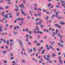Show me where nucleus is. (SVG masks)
Listing matches in <instances>:
<instances>
[{
	"mask_svg": "<svg viewBox=\"0 0 65 65\" xmlns=\"http://www.w3.org/2000/svg\"><path fill=\"white\" fill-rule=\"evenodd\" d=\"M19 42L20 43V45H21V46L22 47H23V43L22 42V41H21V40L19 39Z\"/></svg>",
	"mask_w": 65,
	"mask_h": 65,
	"instance_id": "nucleus-1",
	"label": "nucleus"
},
{
	"mask_svg": "<svg viewBox=\"0 0 65 65\" xmlns=\"http://www.w3.org/2000/svg\"><path fill=\"white\" fill-rule=\"evenodd\" d=\"M55 26H57V27H58V28L59 29H61V26H60L57 24H55Z\"/></svg>",
	"mask_w": 65,
	"mask_h": 65,
	"instance_id": "nucleus-2",
	"label": "nucleus"
},
{
	"mask_svg": "<svg viewBox=\"0 0 65 65\" xmlns=\"http://www.w3.org/2000/svg\"><path fill=\"white\" fill-rule=\"evenodd\" d=\"M35 29H36L37 31H39V29H38V27L37 26L36 27V28L35 29V31H34V33H36V31L35 30Z\"/></svg>",
	"mask_w": 65,
	"mask_h": 65,
	"instance_id": "nucleus-3",
	"label": "nucleus"
},
{
	"mask_svg": "<svg viewBox=\"0 0 65 65\" xmlns=\"http://www.w3.org/2000/svg\"><path fill=\"white\" fill-rule=\"evenodd\" d=\"M45 50H42V53H41V54H43L44 53H45Z\"/></svg>",
	"mask_w": 65,
	"mask_h": 65,
	"instance_id": "nucleus-4",
	"label": "nucleus"
},
{
	"mask_svg": "<svg viewBox=\"0 0 65 65\" xmlns=\"http://www.w3.org/2000/svg\"><path fill=\"white\" fill-rule=\"evenodd\" d=\"M60 24L61 25H63L64 24H65V23L63 22V21H61V22H60Z\"/></svg>",
	"mask_w": 65,
	"mask_h": 65,
	"instance_id": "nucleus-5",
	"label": "nucleus"
},
{
	"mask_svg": "<svg viewBox=\"0 0 65 65\" xmlns=\"http://www.w3.org/2000/svg\"><path fill=\"white\" fill-rule=\"evenodd\" d=\"M57 56V55L56 54H55L54 53H52V56L53 57H55V56Z\"/></svg>",
	"mask_w": 65,
	"mask_h": 65,
	"instance_id": "nucleus-6",
	"label": "nucleus"
},
{
	"mask_svg": "<svg viewBox=\"0 0 65 65\" xmlns=\"http://www.w3.org/2000/svg\"><path fill=\"white\" fill-rule=\"evenodd\" d=\"M24 12H25V11H23L22 12H21V14H23L25 16V15H26V13H24Z\"/></svg>",
	"mask_w": 65,
	"mask_h": 65,
	"instance_id": "nucleus-7",
	"label": "nucleus"
},
{
	"mask_svg": "<svg viewBox=\"0 0 65 65\" xmlns=\"http://www.w3.org/2000/svg\"><path fill=\"white\" fill-rule=\"evenodd\" d=\"M59 63H61V64H62L63 63H62V61L60 59H59Z\"/></svg>",
	"mask_w": 65,
	"mask_h": 65,
	"instance_id": "nucleus-8",
	"label": "nucleus"
},
{
	"mask_svg": "<svg viewBox=\"0 0 65 65\" xmlns=\"http://www.w3.org/2000/svg\"><path fill=\"white\" fill-rule=\"evenodd\" d=\"M41 20V19L40 18L38 19L37 18L36 19L35 21H38V20Z\"/></svg>",
	"mask_w": 65,
	"mask_h": 65,
	"instance_id": "nucleus-9",
	"label": "nucleus"
},
{
	"mask_svg": "<svg viewBox=\"0 0 65 65\" xmlns=\"http://www.w3.org/2000/svg\"><path fill=\"white\" fill-rule=\"evenodd\" d=\"M36 45H37L38 46H40V44L39 43H37L36 44Z\"/></svg>",
	"mask_w": 65,
	"mask_h": 65,
	"instance_id": "nucleus-10",
	"label": "nucleus"
},
{
	"mask_svg": "<svg viewBox=\"0 0 65 65\" xmlns=\"http://www.w3.org/2000/svg\"><path fill=\"white\" fill-rule=\"evenodd\" d=\"M61 45L60 46H61L62 47H64V45L62 44H60Z\"/></svg>",
	"mask_w": 65,
	"mask_h": 65,
	"instance_id": "nucleus-11",
	"label": "nucleus"
},
{
	"mask_svg": "<svg viewBox=\"0 0 65 65\" xmlns=\"http://www.w3.org/2000/svg\"><path fill=\"white\" fill-rule=\"evenodd\" d=\"M23 2L24 4H26V1H25V0H23Z\"/></svg>",
	"mask_w": 65,
	"mask_h": 65,
	"instance_id": "nucleus-12",
	"label": "nucleus"
},
{
	"mask_svg": "<svg viewBox=\"0 0 65 65\" xmlns=\"http://www.w3.org/2000/svg\"><path fill=\"white\" fill-rule=\"evenodd\" d=\"M57 19H61V18L60 17V16H59L58 17H57Z\"/></svg>",
	"mask_w": 65,
	"mask_h": 65,
	"instance_id": "nucleus-13",
	"label": "nucleus"
},
{
	"mask_svg": "<svg viewBox=\"0 0 65 65\" xmlns=\"http://www.w3.org/2000/svg\"><path fill=\"white\" fill-rule=\"evenodd\" d=\"M3 53L4 55V54H6V52L4 51H3Z\"/></svg>",
	"mask_w": 65,
	"mask_h": 65,
	"instance_id": "nucleus-14",
	"label": "nucleus"
},
{
	"mask_svg": "<svg viewBox=\"0 0 65 65\" xmlns=\"http://www.w3.org/2000/svg\"><path fill=\"white\" fill-rule=\"evenodd\" d=\"M4 8H2V7H0V9H1V10H2V9H4Z\"/></svg>",
	"mask_w": 65,
	"mask_h": 65,
	"instance_id": "nucleus-15",
	"label": "nucleus"
},
{
	"mask_svg": "<svg viewBox=\"0 0 65 65\" xmlns=\"http://www.w3.org/2000/svg\"><path fill=\"white\" fill-rule=\"evenodd\" d=\"M5 7L6 9H8V8H9V6H6Z\"/></svg>",
	"mask_w": 65,
	"mask_h": 65,
	"instance_id": "nucleus-16",
	"label": "nucleus"
},
{
	"mask_svg": "<svg viewBox=\"0 0 65 65\" xmlns=\"http://www.w3.org/2000/svg\"><path fill=\"white\" fill-rule=\"evenodd\" d=\"M13 42L11 43L10 44V45L11 46H12V44H13Z\"/></svg>",
	"mask_w": 65,
	"mask_h": 65,
	"instance_id": "nucleus-17",
	"label": "nucleus"
},
{
	"mask_svg": "<svg viewBox=\"0 0 65 65\" xmlns=\"http://www.w3.org/2000/svg\"><path fill=\"white\" fill-rule=\"evenodd\" d=\"M50 47L51 49H53V47H52V46L51 45L50 46Z\"/></svg>",
	"mask_w": 65,
	"mask_h": 65,
	"instance_id": "nucleus-18",
	"label": "nucleus"
},
{
	"mask_svg": "<svg viewBox=\"0 0 65 65\" xmlns=\"http://www.w3.org/2000/svg\"><path fill=\"white\" fill-rule=\"evenodd\" d=\"M46 60H47V61H49V60H50V58H46Z\"/></svg>",
	"mask_w": 65,
	"mask_h": 65,
	"instance_id": "nucleus-19",
	"label": "nucleus"
},
{
	"mask_svg": "<svg viewBox=\"0 0 65 65\" xmlns=\"http://www.w3.org/2000/svg\"><path fill=\"white\" fill-rule=\"evenodd\" d=\"M47 57L48 58H51L50 56L48 54L47 55Z\"/></svg>",
	"mask_w": 65,
	"mask_h": 65,
	"instance_id": "nucleus-20",
	"label": "nucleus"
},
{
	"mask_svg": "<svg viewBox=\"0 0 65 65\" xmlns=\"http://www.w3.org/2000/svg\"><path fill=\"white\" fill-rule=\"evenodd\" d=\"M19 7H22V9H23V7H22L23 6H22V5H19Z\"/></svg>",
	"mask_w": 65,
	"mask_h": 65,
	"instance_id": "nucleus-21",
	"label": "nucleus"
},
{
	"mask_svg": "<svg viewBox=\"0 0 65 65\" xmlns=\"http://www.w3.org/2000/svg\"><path fill=\"white\" fill-rule=\"evenodd\" d=\"M58 31H59V30H58V29H57L56 30V33H58Z\"/></svg>",
	"mask_w": 65,
	"mask_h": 65,
	"instance_id": "nucleus-22",
	"label": "nucleus"
},
{
	"mask_svg": "<svg viewBox=\"0 0 65 65\" xmlns=\"http://www.w3.org/2000/svg\"><path fill=\"white\" fill-rule=\"evenodd\" d=\"M51 5V4L49 3V4H48V6L49 7H50V6Z\"/></svg>",
	"mask_w": 65,
	"mask_h": 65,
	"instance_id": "nucleus-23",
	"label": "nucleus"
},
{
	"mask_svg": "<svg viewBox=\"0 0 65 65\" xmlns=\"http://www.w3.org/2000/svg\"><path fill=\"white\" fill-rule=\"evenodd\" d=\"M61 4L62 5V6H63V7H64V6H65V5H64V4L62 3Z\"/></svg>",
	"mask_w": 65,
	"mask_h": 65,
	"instance_id": "nucleus-24",
	"label": "nucleus"
},
{
	"mask_svg": "<svg viewBox=\"0 0 65 65\" xmlns=\"http://www.w3.org/2000/svg\"><path fill=\"white\" fill-rule=\"evenodd\" d=\"M10 41L11 42H13V40L12 39L10 40Z\"/></svg>",
	"mask_w": 65,
	"mask_h": 65,
	"instance_id": "nucleus-25",
	"label": "nucleus"
},
{
	"mask_svg": "<svg viewBox=\"0 0 65 65\" xmlns=\"http://www.w3.org/2000/svg\"><path fill=\"white\" fill-rule=\"evenodd\" d=\"M30 14H31V15H32V11H30Z\"/></svg>",
	"mask_w": 65,
	"mask_h": 65,
	"instance_id": "nucleus-26",
	"label": "nucleus"
},
{
	"mask_svg": "<svg viewBox=\"0 0 65 65\" xmlns=\"http://www.w3.org/2000/svg\"><path fill=\"white\" fill-rule=\"evenodd\" d=\"M6 27H8V26H9V25L8 24H7L6 25Z\"/></svg>",
	"mask_w": 65,
	"mask_h": 65,
	"instance_id": "nucleus-27",
	"label": "nucleus"
},
{
	"mask_svg": "<svg viewBox=\"0 0 65 65\" xmlns=\"http://www.w3.org/2000/svg\"><path fill=\"white\" fill-rule=\"evenodd\" d=\"M13 58H14V57H11V60H13Z\"/></svg>",
	"mask_w": 65,
	"mask_h": 65,
	"instance_id": "nucleus-28",
	"label": "nucleus"
},
{
	"mask_svg": "<svg viewBox=\"0 0 65 65\" xmlns=\"http://www.w3.org/2000/svg\"><path fill=\"white\" fill-rule=\"evenodd\" d=\"M56 7H57V8H58L59 7V5H57Z\"/></svg>",
	"mask_w": 65,
	"mask_h": 65,
	"instance_id": "nucleus-29",
	"label": "nucleus"
},
{
	"mask_svg": "<svg viewBox=\"0 0 65 65\" xmlns=\"http://www.w3.org/2000/svg\"><path fill=\"white\" fill-rule=\"evenodd\" d=\"M5 18H8V15H6L5 16Z\"/></svg>",
	"mask_w": 65,
	"mask_h": 65,
	"instance_id": "nucleus-30",
	"label": "nucleus"
},
{
	"mask_svg": "<svg viewBox=\"0 0 65 65\" xmlns=\"http://www.w3.org/2000/svg\"><path fill=\"white\" fill-rule=\"evenodd\" d=\"M61 2H62V3H64L65 1H62L61 0L60 1Z\"/></svg>",
	"mask_w": 65,
	"mask_h": 65,
	"instance_id": "nucleus-31",
	"label": "nucleus"
},
{
	"mask_svg": "<svg viewBox=\"0 0 65 65\" xmlns=\"http://www.w3.org/2000/svg\"><path fill=\"white\" fill-rule=\"evenodd\" d=\"M43 12H46V11L45 10H44V9L43 10Z\"/></svg>",
	"mask_w": 65,
	"mask_h": 65,
	"instance_id": "nucleus-32",
	"label": "nucleus"
},
{
	"mask_svg": "<svg viewBox=\"0 0 65 65\" xmlns=\"http://www.w3.org/2000/svg\"><path fill=\"white\" fill-rule=\"evenodd\" d=\"M50 50V47H47V51H48Z\"/></svg>",
	"mask_w": 65,
	"mask_h": 65,
	"instance_id": "nucleus-33",
	"label": "nucleus"
},
{
	"mask_svg": "<svg viewBox=\"0 0 65 65\" xmlns=\"http://www.w3.org/2000/svg\"><path fill=\"white\" fill-rule=\"evenodd\" d=\"M37 33H42V32L41 31L40 32V31H37Z\"/></svg>",
	"mask_w": 65,
	"mask_h": 65,
	"instance_id": "nucleus-34",
	"label": "nucleus"
},
{
	"mask_svg": "<svg viewBox=\"0 0 65 65\" xmlns=\"http://www.w3.org/2000/svg\"><path fill=\"white\" fill-rule=\"evenodd\" d=\"M14 29L15 30H17V27H15Z\"/></svg>",
	"mask_w": 65,
	"mask_h": 65,
	"instance_id": "nucleus-35",
	"label": "nucleus"
},
{
	"mask_svg": "<svg viewBox=\"0 0 65 65\" xmlns=\"http://www.w3.org/2000/svg\"><path fill=\"white\" fill-rule=\"evenodd\" d=\"M15 11H19V10L18 9H15Z\"/></svg>",
	"mask_w": 65,
	"mask_h": 65,
	"instance_id": "nucleus-36",
	"label": "nucleus"
},
{
	"mask_svg": "<svg viewBox=\"0 0 65 65\" xmlns=\"http://www.w3.org/2000/svg\"><path fill=\"white\" fill-rule=\"evenodd\" d=\"M9 18H12V16L11 15H10L9 17Z\"/></svg>",
	"mask_w": 65,
	"mask_h": 65,
	"instance_id": "nucleus-37",
	"label": "nucleus"
},
{
	"mask_svg": "<svg viewBox=\"0 0 65 65\" xmlns=\"http://www.w3.org/2000/svg\"><path fill=\"white\" fill-rule=\"evenodd\" d=\"M12 13V12H11L10 14H9V15H11L12 14L11 13Z\"/></svg>",
	"mask_w": 65,
	"mask_h": 65,
	"instance_id": "nucleus-38",
	"label": "nucleus"
},
{
	"mask_svg": "<svg viewBox=\"0 0 65 65\" xmlns=\"http://www.w3.org/2000/svg\"><path fill=\"white\" fill-rule=\"evenodd\" d=\"M4 63H7V61H4Z\"/></svg>",
	"mask_w": 65,
	"mask_h": 65,
	"instance_id": "nucleus-39",
	"label": "nucleus"
},
{
	"mask_svg": "<svg viewBox=\"0 0 65 65\" xmlns=\"http://www.w3.org/2000/svg\"><path fill=\"white\" fill-rule=\"evenodd\" d=\"M35 10H37V9L36 8V7H35Z\"/></svg>",
	"mask_w": 65,
	"mask_h": 65,
	"instance_id": "nucleus-40",
	"label": "nucleus"
},
{
	"mask_svg": "<svg viewBox=\"0 0 65 65\" xmlns=\"http://www.w3.org/2000/svg\"><path fill=\"white\" fill-rule=\"evenodd\" d=\"M54 7V6L53 5H51V8H53Z\"/></svg>",
	"mask_w": 65,
	"mask_h": 65,
	"instance_id": "nucleus-41",
	"label": "nucleus"
},
{
	"mask_svg": "<svg viewBox=\"0 0 65 65\" xmlns=\"http://www.w3.org/2000/svg\"><path fill=\"white\" fill-rule=\"evenodd\" d=\"M25 19V18H22L21 19V21H23V20Z\"/></svg>",
	"mask_w": 65,
	"mask_h": 65,
	"instance_id": "nucleus-42",
	"label": "nucleus"
},
{
	"mask_svg": "<svg viewBox=\"0 0 65 65\" xmlns=\"http://www.w3.org/2000/svg\"><path fill=\"white\" fill-rule=\"evenodd\" d=\"M41 51V49H39L38 50V52H40Z\"/></svg>",
	"mask_w": 65,
	"mask_h": 65,
	"instance_id": "nucleus-43",
	"label": "nucleus"
},
{
	"mask_svg": "<svg viewBox=\"0 0 65 65\" xmlns=\"http://www.w3.org/2000/svg\"><path fill=\"white\" fill-rule=\"evenodd\" d=\"M17 33H14L13 34H14V35H16V34H17Z\"/></svg>",
	"mask_w": 65,
	"mask_h": 65,
	"instance_id": "nucleus-44",
	"label": "nucleus"
},
{
	"mask_svg": "<svg viewBox=\"0 0 65 65\" xmlns=\"http://www.w3.org/2000/svg\"><path fill=\"white\" fill-rule=\"evenodd\" d=\"M44 59H46V56H45V55L44 56Z\"/></svg>",
	"mask_w": 65,
	"mask_h": 65,
	"instance_id": "nucleus-45",
	"label": "nucleus"
},
{
	"mask_svg": "<svg viewBox=\"0 0 65 65\" xmlns=\"http://www.w3.org/2000/svg\"><path fill=\"white\" fill-rule=\"evenodd\" d=\"M47 14H50V13L46 11Z\"/></svg>",
	"mask_w": 65,
	"mask_h": 65,
	"instance_id": "nucleus-46",
	"label": "nucleus"
},
{
	"mask_svg": "<svg viewBox=\"0 0 65 65\" xmlns=\"http://www.w3.org/2000/svg\"><path fill=\"white\" fill-rule=\"evenodd\" d=\"M41 27L42 28H43V25H40Z\"/></svg>",
	"mask_w": 65,
	"mask_h": 65,
	"instance_id": "nucleus-47",
	"label": "nucleus"
},
{
	"mask_svg": "<svg viewBox=\"0 0 65 65\" xmlns=\"http://www.w3.org/2000/svg\"><path fill=\"white\" fill-rule=\"evenodd\" d=\"M12 25H11L10 27V29H11V28H12Z\"/></svg>",
	"mask_w": 65,
	"mask_h": 65,
	"instance_id": "nucleus-48",
	"label": "nucleus"
},
{
	"mask_svg": "<svg viewBox=\"0 0 65 65\" xmlns=\"http://www.w3.org/2000/svg\"><path fill=\"white\" fill-rule=\"evenodd\" d=\"M28 28H27V29H26V31L27 32L28 31Z\"/></svg>",
	"mask_w": 65,
	"mask_h": 65,
	"instance_id": "nucleus-49",
	"label": "nucleus"
},
{
	"mask_svg": "<svg viewBox=\"0 0 65 65\" xmlns=\"http://www.w3.org/2000/svg\"><path fill=\"white\" fill-rule=\"evenodd\" d=\"M35 43H37V41H35L34 42Z\"/></svg>",
	"mask_w": 65,
	"mask_h": 65,
	"instance_id": "nucleus-50",
	"label": "nucleus"
},
{
	"mask_svg": "<svg viewBox=\"0 0 65 65\" xmlns=\"http://www.w3.org/2000/svg\"><path fill=\"white\" fill-rule=\"evenodd\" d=\"M27 19H30V17L29 16H28L27 17Z\"/></svg>",
	"mask_w": 65,
	"mask_h": 65,
	"instance_id": "nucleus-51",
	"label": "nucleus"
},
{
	"mask_svg": "<svg viewBox=\"0 0 65 65\" xmlns=\"http://www.w3.org/2000/svg\"><path fill=\"white\" fill-rule=\"evenodd\" d=\"M22 62H23V63H25V61L24 60H22Z\"/></svg>",
	"mask_w": 65,
	"mask_h": 65,
	"instance_id": "nucleus-52",
	"label": "nucleus"
},
{
	"mask_svg": "<svg viewBox=\"0 0 65 65\" xmlns=\"http://www.w3.org/2000/svg\"><path fill=\"white\" fill-rule=\"evenodd\" d=\"M60 34H58V37H60Z\"/></svg>",
	"mask_w": 65,
	"mask_h": 65,
	"instance_id": "nucleus-53",
	"label": "nucleus"
},
{
	"mask_svg": "<svg viewBox=\"0 0 65 65\" xmlns=\"http://www.w3.org/2000/svg\"><path fill=\"white\" fill-rule=\"evenodd\" d=\"M56 50H57V51H59V49L58 48H56Z\"/></svg>",
	"mask_w": 65,
	"mask_h": 65,
	"instance_id": "nucleus-54",
	"label": "nucleus"
},
{
	"mask_svg": "<svg viewBox=\"0 0 65 65\" xmlns=\"http://www.w3.org/2000/svg\"><path fill=\"white\" fill-rule=\"evenodd\" d=\"M12 63H15V62L14 61H12Z\"/></svg>",
	"mask_w": 65,
	"mask_h": 65,
	"instance_id": "nucleus-55",
	"label": "nucleus"
},
{
	"mask_svg": "<svg viewBox=\"0 0 65 65\" xmlns=\"http://www.w3.org/2000/svg\"><path fill=\"white\" fill-rule=\"evenodd\" d=\"M55 43L54 42V41H52V43L51 44H54Z\"/></svg>",
	"mask_w": 65,
	"mask_h": 65,
	"instance_id": "nucleus-56",
	"label": "nucleus"
},
{
	"mask_svg": "<svg viewBox=\"0 0 65 65\" xmlns=\"http://www.w3.org/2000/svg\"><path fill=\"white\" fill-rule=\"evenodd\" d=\"M62 35H61L60 36V38L61 39L62 38Z\"/></svg>",
	"mask_w": 65,
	"mask_h": 65,
	"instance_id": "nucleus-57",
	"label": "nucleus"
},
{
	"mask_svg": "<svg viewBox=\"0 0 65 65\" xmlns=\"http://www.w3.org/2000/svg\"><path fill=\"white\" fill-rule=\"evenodd\" d=\"M61 53L60 52H59L58 53V55H61Z\"/></svg>",
	"mask_w": 65,
	"mask_h": 65,
	"instance_id": "nucleus-58",
	"label": "nucleus"
},
{
	"mask_svg": "<svg viewBox=\"0 0 65 65\" xmlns=\"http://www.w3.org/2000/svg\"><path fill=\"white\" fill-rule=\"evenodd\" d=\"M28 44H29V45H31V43H30V42H29L28 43Z\"/></svg>",
	"mask_w": 65,
	"mask_h": 65,
	"instance_id": "nucleus-59",
	"label": "nucleus"
},
{
	"mask_svg": "<svg viewBox=\"0 0 65 65\" xmlns=\"http://www.w3.org/2000/svg\"><path fill=\"white\" fill-rule=\"evenodd\" d=\"M5 47H6V48H7V49H8V46H5Z\"/></svg>",
	"mask_w": 65,
	"mask_h": 65,
	"instance_id": "nucleus-60",
	"label": "nucleus"
},
{
	"mask_svg": "<svg viewBox=\"0 0 65 65\" xmlns=\"http://www.w3.org/2000/svg\"><path fill=\"white\" fill-rule=\"evenodd\" d=\"M17 28H18V29H19V28H20V27H19L18 26H17Z\"/></svg>",
	"mask_w": 65,
	"mask_h": 65,
	"instance_id": "nucleus-61",
	"label": "nucleus"
},
{
	"mask_svg": "<svg viewBox=\"0 0 65 65\" xmlns=\"http://www.w3.org/2000/svg\"><path fill=\"white\" fill-rule=\"evenodd\" d=\"M39 37H40L39 36V35H38V38H39Z\"/></svg>",
	"mask_w": 65,
	"mask_h": 65,
	"instance_id": "nucleus-62",
	"label": "nucleus"
},
{
	"mask_svg": "<svg viewBox=\"0 0 65 65\" xmlns=\"http://www.w3.org/2000/svg\"><path fill=\"white\" fill-rule=\"evenodd\" d=\"M22 23H20V26H22Z\"/></svg>",
	"mask_w": 65,
	"mask_h": 65,
	"instance_id": "nucleus-63",
	"label": "nucleus"
},
{
	"mask_svg": "<svg viewBox=\"0 0 65 65\" xmlns=\"http://www.w3.org/2000/svg\"><path fill=\"white\" fill-rule=\"evenodd\" d=\"M1 48L2 49H3L4 48V46H2L1 47Z\"/></svg>",
	"mask_w": 65,
	"mask_h": 65,
	"instance_id": "nucleus-64",
	"label": "nucleus"
}]
</instances>
